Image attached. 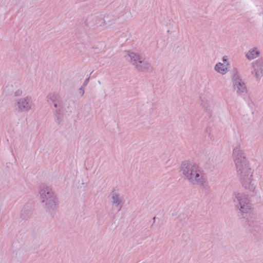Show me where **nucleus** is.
Listing matches in <instances>:
<instances>
[{"mask_svg": "<svg viewBox=\"0 0 263 263\" xmlns=\"http://www.w3.org/2000/svg\"><path fill=\"white\" fill-rule=\"evenodd\" d=\"M80 93L81 94V95H83V93H84V90L83 88H80Z\"/></svg>", "mask_w": 263, "mask_h": 263, "instance_id": "obj_14", "label": "nucleus"}, {"mask_svg": "<svg viewBox=\"0 0 263 263\" xmlns=\"http://www.w3.org/2000/svg\"><path fill=\"white\" fill-rule=\"evenodd\" d=\"M179 173L185 180L194 185L203 186L206 181L203 171L196 163L189 160L181 162Z\"/></svg>", "mask_w": 263, "mask_h": 263, "instance_id": "obj_1", "label": "nucleus"}, {"mask_svg": "<svg viewBox=\"0 0 263 263\" xmlns=\"http://www.w3.org/2000/svg\"><path fill=\"white\" fill-rule=\"evenodd\" d=\"M261 51L259 48L253 47L250 48L245 53V57L249 61H252L257 59L260 56Z\"/></svg>", "mask_w": 263, "mask_h": 263, "instance_id": "obj_10", "label": "nucleus"}, {"mask_svg": "<svg viewBox=\"0 0 263 263\" xmlns=\"http://www.w3.org/2000/svg\"><path fill=\"white\" fill-rule=\"evenodd\" d=\"M124 58L128 61L137 70L144 58L130 51H125L123 53Z\"/></svg>", "mask_w": 263, "mask_h": 263, "instance_id": "obj_8", "label": "nucleus"}, {"mask_svg": "<svg viewBox=\"0 0 263 263\" xmlns=\"http://www.w3.org/2000/svg\"><path fill=\"white\" fill-rule=\"evenodd\" d=\"M22 93H23L22 90H17L15 91L14 96H16V97H18V96H21Z\"/></svg>", "mask_w": 263, "mask_h": 263, "instance_id": "obj_13", "label": "nucleus"}, {"mask_svg": "<svg viewBox=\"0 0 263 263\" xmlns=\"http://www.w3.org/2000/svg\"><path fill=\"white\" fill-rule=\"evenodd\" d=\"M231 62L228 55L222 56L221 61L217 62L214 66V70L221 75H225L230 70Z\"/></svg>", "mask_w": 263, "mask_h": 263, "instance_id": "obj_6", "label": "nucleus"}, {"mask_svg": "<svg viewBox=\"0 0 263 263\" xmlns=\"http://www.w3.org/2000/svg\"><path fill=\"white\" fill-rule=\"evenodd\" d=\"M233 157L237 175L243 185L249 187L253 182V170L251 167L248 159L240 148L234 149Z\"/></svg>", "mask_w": 263, "mask_h": 263, "instance_id": "obj_2", "label": "nucleus"}, {"mask_svg": "<svg viewBox=\"0 0 263 263\" xmlns=\"http://www.w3.org/2000/svg\"><path fill=\"white\" fill-rule=\"evenodd\" d=\"M39 194L42 206L46 212L52 213L57 210L59 199L51 187L47 185L41 186L39 189Z\"/></svg>", "mask_w": 263, "mask_h": 263, "instance_id": "obj_3", "label": "nucleus"}, {"mask_svg": "<svg viewBox=\"0 0 263 263\" xmlns=\"http://www.w3.org/2000/svg\"><path fill=\"white\" fill-rule=\"evenodd\" d=\"M234 201L240 217H245L252 212L253 205L248 195L236 192L234 193Z\"/></svg>", "mask_w": 263, "mask_h": 263, "instance_id": "obj_4", "label": "nucleus"}, {"mask_svg": "<svg viewBox=\"0 0 263 263\" xmlns=\"http://www.w3.org/2000/svg\"><path fill=\"white\" fill-rule=\"evenodd\" d=\"M35 106L33 99L30 96L20 98L15 101V108L19 112H27L32 110Z\"/></svg>", "mask_w": 263, "mask_h": 263, "instance_id": "obj_5", "label": "nucleus"}, {"mask_svg": "<svg viewBox=\"0 0 263 263\" xmlns=\"http://www.w3.org/2000/svg\"><path fill=\"white\" fill-rule=\"evenodd\" d=\"M153 70L154 67L152 63L146 61L144 58L137 69L139 71L145 72H152Z\"/></svg>", "mask_w": 263, "mask_h": 263, "instance_id": "obj_12", "label": "nucleus"}, {"mask_svg": "<svg viewBox=\"0 0 263 263\" xmlns=\"http://www.w3.org/2000/svg\"><path fill=\"white\" fill-rule=\"evenodd\" d=\"M251 72L256 80H260L263 77L262 59H257L251 63Z\"/></svg>", "mask_w": 263, "mask_h": 263, "instance_id": "obj_7", "label": "nucleus"}, {"mask_svg": "<svg viewBox=\"0 0 263 263\" xmlns=\"http://www.w3.org/2000/svg\"><path fill=\"white\" fill-rule=\"evenodd\" d=\"M112 204L118 210L122 208V199L119 193L117 192H112L111 194Z\"/></svg>", "mask_w": 263, "mask_h": 263, "instance_id": "obj_11", "label": "nucleus"}, {"mask_svg": "<svg viewBox=\"0 0 263 263\" xmlns=\"http://www.w3.org/2000/svg\"><path fill=\"white\" fill-rule=\"evenodd\" d=\"M233 88L238 95H242L247 92V87L243 81L239 77H235L233 80Z\"/></svg>", "mask_w": 263, "mask_h": 263, "instance_id": "obj_9", "label": "nucleus"}]
</instances>
